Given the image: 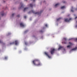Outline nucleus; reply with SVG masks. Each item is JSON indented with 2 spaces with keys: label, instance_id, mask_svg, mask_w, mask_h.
<instances>
[{
  "label": "nucleus",
  "instance_id": "obj_1",
  "mask_svg": "<svg viewBox=\"0 0 77 77\" xmlns=\"http://www.w3.org/2000/svg\"><path fill=\"white\" fill-rule=\"evenodd\" d=\"M32 63L35 66H41V63L39 61V60L38 59L32 61Z\"/></svg>",
  "mask_w": 77,
  "mask_h": 77
},
{
  "label": "nucleus",
  "instance_id": "obj_2",
  "mask_svg": "<svg viewBox=\"0 0 77 77\" xmlns=\"http://www.w3.org/2000/svg\"><path fill=\"white\" fill-rule=\"evenodd\" d=\"M42 12V11H41L40 12H37L36 13L35 12V11H34L33 10H32L31 11H29V14H30V12H32V13H33L34 14H37V15H39V14H41V12Z\"/></svg>",
  "mask_w": 77,
  "mask_h": 77
},
{
  "label": "nucleus",
  "instance_id": "obj_3",
  "mask_svg": "<svg viewBox=\"0 0 77 77\" xmlns=\"http://www.w3.org/2000/svg\"><path fill=\"white\" fill-rule=\"evenodd\" d=\"M54 51H55V49L54 48L51 49V51H50L51 54H53L54 53Z\"/></svg>",
  "mask_w": 77,
  "mask_h": 77
},
{
  "label": "nucleus",
  "instance_id": "obj_4",
  "mask_svg": "<svg viewBox=\"0 0 77 77\" xmlns=\"http://www.w3.org/2000/svg\"><path fill=\"white\" fill-rule=\"evenodd\" d=\"M69 44H70V45H69L67 46V48H70L71 47V46H72V45H73V44L72 43L69 42Z\"/></svg>",
  "mask_w": 77,
  "mask_h": 77
},
{
  "label": "nucleus",
  "instance_id": "obj_5",
  "mask_svg": "<svg viewBox=\"0 0 77 77\" xmlns=\"http://www.w3.org/2000/svg\"><path fill=\"white\" fill-rule=\"evenodd\" d=\"M72 19L71 18H70L69 19H66L65 20V22H69L70 20H71Z\"/></svg>",
  "mask_w": 77,
  "mask_h": 77
},
{
  "label": "nucleus",
  "instance_id": "obj_6",
  "mask_svg": "<svg viewBox=\"0 0 77 77\" xmlns=\"http://www.w3.org/2000/svg\"><path fill=\"white\" fill-rule=\"evenodd\" d=\"M45 55H46V56H48V57L49 58H51V57H50V56H49V55H48V53H47L46 52H45Z\"/></svg>",
  "mask_w": 77,
  "mask_h": 77
},
{
  "label": "nucleus",
  "instance_id": "obj_7",
  "mask_svg": "<svg viewBox=\"0 0 77 77\" xmlns=\"http://www.w3.org/2000/svg\"><path fill=\"white\" fill-rule=\"evenodd\" d=\"M20 25L21 27H24V25L22 23H20Z\"/></svg>",
  "mask_w": 77,
  "mask_h": 77
},
{
  "label": "nucleus",
  "instance_id": "obj_8",
  "mask_svg": "<svg viewBox=\"0 0 77 77\" xmlns=\"http://www.w3.org/2000/svg\"><path fill=\"white\" fill-rule=\"evenodd\" d=\"M15 45H18V41L17 40H16L15 41Z\"/></svg>",
  "mask_w": 77,
  "mask_h": 77
},
{
  "label": "nucleus",
  "instance_id": "obj_9",
  "mask_svg": "<svg viewBox=\"0 0 77 77\" xmlns=\"http://www.w3.org/2000/svg\"><path fill=\"white\" fill-rule=\"evenodd\" d=\"M2 13L1 12V13H0V14H1V15H2V17H3V16H4V13H3V11L2 12Z\"/></svg>",
  "mask_w": 77,
  "mask_h": 77
},
{
  "label": "nucleus",
  "instance_id": "obj_10",
  "mask_svg": "<svg viewBox=\"0 0 77 77\" xmlns=\"http://www.w3.org/2000/svg\"><path fill=\"white\" fill-rule=\"evenodd\" d=\"M27 9H28V8H25L24 9V10H23V11L25 12V11H27Z\"/></svg>",
  "mask_w": 77,
  "mask_h": 77
},
{
  "label": "nucleus",
  "instance_id": "obj_11",
  "mask_svg": "<svg viewBox=\"0 0 77 77\" xmlns=\"http://www.w3.org/2000/svg\"><path fill=\"white\" fill-rule=\"evenodd\" d=\"M59 3H57V4H56L55 5V8H56V7H57V6H59Z\"/></svg>",
  "mask_w": 77,
  "mask_h": 77
},
{
  "label": "nucleus",
  "instance_id": "obj_12",
  "mask_svg": "<svg viewBox=\"0 0 77 77\" xmlns=\"http://www.w3.org/2000/svg\"><path fill=\"white\" fill-rule=\"evenodd\" d=\"M77 47L72 49L71 50L72 51V50H77Z\"/></svg>",
  "mask_w": 77,
  "mask_h": 77
},
{
  "label": "nucleus",
  "instance_id": "obj_13",
  "mask_svg": "<svg viewBox=\"0 0 77 77\" xmlns=\"http://www.w3.org/2000/svg\"><path fill=\"white\" fill-rule=\"evenodd\" d=\"M62 48H63V46H60L59 48L58 49V50H60V49H61Z\"/></svg>",
  "mask_w": 77,
  "mask_h": 77
},
{
  "label": "nucleus",
  "instance_id": "obj_14",
  "mask_svg": "<svg viewBox=\"0 0 77 77\" xmlns=\"http://www.w3.org/2000/svg\"><path fill=\"white\" fill-rule=\"evenodd\" d=\"M20 5L21 6V8H22V7H23V4L22 3H20Z\"/></svg>",
  "mask_w": 77,
  "mask_h": 77
},
{
  "label": "nucleus",
  "instance_id": "obj_15",
  "mask_svg": "<svg viewBox=\"0 0 77 77\" xmlns=\"http://www.w3.org/2000/svg\"><path fill=\"white\" fill-rule=\"evenodd\" d=\"M30 7H31V8H32L33 7V5L32 4H30V5H29Z\"/></svg>",
  "mask_w": 77,
  "mask_h": 77
},
{
  "label": "nucleus",
  "instance_id": "obj_16",
  "mask_svg": "<svg viewBox=\"0 0 77 77\" xmlns=\"http://www.w3.org/2000/svg\"><path fill=\"white\" fill-rule=\"evenodd\" d=\"M65 8V6H63L61 8L62 9H64Z\"/></svg>",
  "mask_w": 77,
  "mask_h": 77
},
{
  "label": "nucleus",
  "instance_id": "obj_17",
  "mask_svg": "<svg viewBox=\"0 0 77 77\" xmlns=\"http://www.w3.org/2000/svg\"><path fill=\"white\" fill-rule=\"evenodd\" d=\"M62 18L60 17L58 19H57V21H59Z\"/></svg>",
  "mask_w": 77,
  "mask_h": 77
},
{
  "label": "nucleus",
  "instance_id": "obj_18",
  "mask_svg": "<svg viewBox=\"0 0 77 77\" xmlns=\"http://www.w3.org/2000/svg\"><path fill=\"white\" fill-rule=\"evenodd\" d=\"M14 44V42H13L12 43H10V45H12Z\"/></svg>",
  "mask_w": 77,
  "mask_h": 77
},
{
  "label": "nucleus",
  "instance_id": "obj_19",
  "mask_svg": "<svg viewBox=\"0 0 77 77\" xmlns=\"http://www.w3.org/2000/svg\"><path fill=\"white\" fill-rule=\"evenodd\" d=\"M63 39L64 40V41H66V40H67L66 38H63Z\"/></svg>",
  "mask_w": 77,
  "mask_h": 77
},
{
  "label": "nucleus",
  "instance_id": "obj_20",
  "mask_svg": "<svg viewBox=\"0 0 77 77\" xmlns=\"http://www.w3.org/2000/svg\"><path fill=\"white\" fill-rule=\"evenodd\" d=\"M62 44H66V42H62Z\"/></svg>",
  "mask_w": 77,
  "mask_h": 77
},
{
  "label": "nucleus",
  "instance_id": "obj_21",
  "mask_svg": "<svg viewBox=\"0 0 77 77\" xmlns=\"http://www.w3.org/2000/svg\"><path fill=\"white\" fill-rule=\"evenodd\" d=\"M40 32L41 33H42L43 32V31H42V30H41V31H40Z\"/></svg>",
  "mask_w": 77,
  "mask_h": 77
},
{
  "label": "nucleus",
  "instance_id": "obj_22",
  "mask_svg": "<svg viewBox=\"0 0 77 77\" xmlns=\"http://www.w3.org/2000/svg\"><path fill=\"white\" fill-rule=\"evenodd\" d=\"M15 15V14H12V17H14V15Z\"/></svg>",
  "mask_w": 77,
  "mask_h": 77
},
{
  "label": "nucleus",
  "instance_id": "obj_23",
  "mask_svg": "<svg viewBox=\"0 0 77 77\" xmlns=\"http://www.w3.org/2000/svg\"><path fill=\"white\" fill-rule=\"evenodd\" d=\"M63 3H66V2L65 1H62Z\"/></svg>",
  "mask_w": 77,
  "mask_h": 77
},
{
  "label": "nucleus",
  "instance_id": "obj_24",
  "mask_svg": "<svg viewBox=\"0 0 77 77\" xmlns=\"http://www.w3.org/2000/svg\"><path fill=\"white\" fill-rule=\"evenodd\" d=\"M28 32V30H26V31L25 32V33H26V32Z\"/></svg>",
  "mask_w": 77,
  "mask_h": 77
},
{
  "label": "nucleus",
  "instance_id": "obj_25",
  "mask_svg": "<svg viewBox=\"0 0 77 77\" xmlns=\"http://www.w3.org/2000/svg\"><path fill=\"white\" fill-rule=\"evenodd\" d=\"M0 43H3V42L1 40H0Z\"/></svg>",
  "mask_w": 77,
  "mask_h": 77
},
{
  "label": "nucleus",
  "instance_id": "obj_26",
  "mask_svg": "<svg viewBox=\"0 0 77 77\" xmlns=\"http://www.w3.org/2000/svg\"><path fill=\"white\" fill-rule=\"evenodd\" d=\"M25 45H27V43L26 42H25Z\"/></svg>",
  "mask_w": 77,
  "mask_h": 77
},
{
  "label": "nucleus",
  "instance_id": "obj_27",
  "mask_svg": "<svg viewBox=\"0 0 77 77\" xmlns=\"http://www.w3.org/2000/svg\"><path fill=\"white\" fill-rule=\"evenodd\" d=\"M17 17H20V15H18L17 16Z\"/></svg>",
  "mask_w": 77,
  "mask_h": 77
},
{
  "label": "nucleus",
  "instance_id": "obj_28",
  "mask_svg": "<svg viewBox=\"0 0 77 77\" xmlns=\"http://www.w3.org/2000/svg\"><path fill=\"white\" fill-rule=\"evenodd\" d=\"M24 18H25L26 19V16H25L24 17Z\"/></svg>",
  "mask_w": 77,
  "mask_h": 77
},
{
  "label": "nucleus",
  "instance_id": "obj_29",
  "mask_svg": "<svg viewBox=\"0 0 77 77\" xmlns=\"http://www.w3.org/2000/svg\"><path fill=\"white\" fill-rule=\"evenodd\" d=\"M5 59H7V57H5Z\"/></svg>",
  "mask_w": 77,
  "mask_h": 77
},
{
  "label": "nucleus",
  "instance_id": "obj_30",
  "mask_svg": "<svg viewBox=\"0 0 77 77\" xmlns=\"http://www.w3.org/2000/svg\"><path fill=\"white\" fill-rule=\"evenodd\" d=\"M45 26L46 27H47V24H46L45 25Z\"/></svg>",
  "mask_w": 77,
  "mask_h": 77
},
{
  "label": "nucleus",
  "instance_id": "obj_31",
  "mask_svg": "<svg viewBox=\"0 0 77 77\" xmlns=\"http://www.w3.org/2000/svg\"><path fill=\"white\" fill-rule=\"evenodd\" d=\"M75 40L76 41H77V38H75Z\"/></svg>",
  "mask_w": 77,
  "mask_h": 77
},
{
  "label": "nucleus",
  "instance_id": "obj_32",
  "mask_svg": "<svg viewBox=\"0 0 77 77\" xmlns=\"http://www.w3.org/2000/svg\"><path fill=\"white\" fill-rule=\"evenodd\" d=\"M71 12H73V10H71Z\"/></svg>",
  "mask_w": 77,
  "mask_h": 77
},
{
  "label": "nucleus",
  "instance_id": "obj_33",
  "mask_svg": "<svg viewBox=\"0 0 77 77\" xmlns=\"http://www.w3.org/2000/svg\"><path fill=\"white\" fill-rule=\"evenodd\" d=\"M76 18H77V16L76 17H75V19H76Z\"/></svg>",
  "mask_w": 77,
  "mask_h": 77
},
{
  "label": "nucleus",
  "instance_id": "obj_34",
  "mask_svg": "<svg viewBox=\"0 0 77 77\" xmlns=\"http://www.w3.org/2000/svg\"><path fill=\"white\" fill-rule=\"evenodd\" d=\"M75 27H77V25L75 26Z\"/></svg>",
  "mask_w": 77,
  "mask_h": 77
},
{
  "label": "nucleus",
  "instance_id": "obj_35",
  "mask_svg": "<svg viewBox=\"0 0 77 77\" xmlns=\"http://www.w3.org/2000/svg\"><path fill=\"white\" fill-rule=\"evenodd\" d=\"M32 0V1L33 0V2H35V0Z\"/></svg>",
  "mask_w": 77,
  "mask_h": 77
},
{
  "label": "nucleus",
  "instance_id": "obj_36",
  "mask_svg": "<svg viewBox=\"0 0 77 77\" xmlns=\"http://www.w3.org/2000/svg\"><path fill=\"white\" fill-rule=\"evenodd\" d=\"M64 50L65 51V49H64Z\"/></svg>",
  "mask_w": 77,
  "mask_h": 77
},
{
  "label": "nucleus",
  "instance_id": "obj_37",
  "mask_svg": "<svg viewBox=\"0 0 77 77\" xmlns=\"http://www.w3.org/2000/svg\"><path fill=\"white\" fill-rule=\"evenodd\" d=\"M25 1H27V0H25Z\"/></svg>",
  "mask_w": 77,
  "mask_h": 77
},
{
  "label": "nucleus",
  "instance_id": "obj_38",
  "mask_svg": "<svg viewBox=\"0 0 77 77\" xmlns=\"http://www.w3.org/2000/svg\"><path fill=\"white\" fill-rule=\"evenodd\" d=\"M76 23H77V21L76 22Z\"/></svg>",
  "mask_w": 77,
  "mask_h": 77
},
{
  "label": "nucleus",
  "instance_id": "obj_39",
  "mask_svg": "<svg viewBox=\"0 0 77 77\" xmlns=\"http://www.w3.org/2000/svg\"><path fill=\"white\" fill-rule=\"evenodd\" d=\"M71 39H69V40H71Z\"/></svg>",
  "mask_w": 77,
  "mask_h": 77
},
{
  "label": "nucleus",
  "instance_id": "obj_40",
  "mask_svg": "<svg viewBox=\"0 0 77 77\" xmlns=\"http://www.w3.org/2000/svg\"><path fill=\"white\" fill-rule=\"evenodd\" d=\"M76 10H77V8H76Z\"/></svg>",
  "mask_w": 77,
  "mask_h": 77
}]
</instances>
